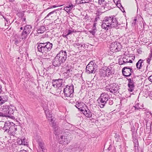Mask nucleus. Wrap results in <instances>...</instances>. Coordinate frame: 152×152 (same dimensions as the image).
Listing matches in <instances>:
<instances>
[{"mask_svg":"<svg viewBox=\"0 0 152 152\" xmlns=\"http://www.w3.org/2000/svg\"><path fill=\"white\" fill-rule=\"evenodd\" d=\"M148 58L151 59L152 58V54L150 53Z\"/></svg>","mask_w":152,"mask_h":152,"instance_id":"61","label":"nucleus"},{"mask_svg":"<svg viewBox=\"0 0 152 152\" xmlns=\"http://www.w3.org/2000/svg\"><path fill=\"white\" fill-rule=\"evenodd\" d=\"M108 101V104L110 105H112L113 104V100H111L110 99H109V100Z\"/></svg>","mask_w":152,"mask_h":152,"instance_id":"46","label":"nucleus"},{"mask_svg":"<svg viewBox=\"0 0 152 152\" xmlns=\"http://www.w3.org/2000/svg\"><path fill=\"white\" fill-rule=\"evenodd\" d=\"M57 10H54L49 12L47 15L45 17V19L47 20H50V18H52L55 16H56L57 14L56 11Z\"/></svg>","mask_w":152,"mask_h":152,"instance_id":"22","label":"nucleus"},{"mask_svg":"<svg viewBox=\"0 0 152 152\" xmlns=\"http://www.w3.org/2000/svg\"><path fill=\"white\" fill-rule=\"evenodd\" d=\"M56 56H58L59 60L61 64L64 63L67 58V54L65 51L61 50Z\"/></svg>","mask_w":152,"mask_h":152,"instance_id":"9","label":"nucleus"},{"mask_svg":"<svg viewBox=\"0 0 152 152\" xmlns=\"http://www.w3.org/2000/svg\"><path fill=\"white\" fill-rule=\"evenodd\" d=\"M67 35H69L72 34L73 33H76L77 31L75 29L72 28L71 29H68L67 30Z\"/></svg>","mask_w":152,"mask_h":152,"instance_id":"33","label":"nucleus"},{"mask_svg":"<svg viewBox=\"0 0 152 152\" xmlns=\"http://www.w3.org/2000/svg\"><path fill=\"white\" fill-rule=\"evenodd\" d=\"M128 81V84L129 88L128 90L130 92H132L133 91L134 87V83L133 79H127Z\"/></svg>","mask_w":152,"mask_h":152,"instance_id":"15","label":"nucleus"},{"mask_svg":"<svg viewBox=\"0 0 152 152\" xmlns=\"http://www.w3.org/2000/svg\"><path fill=\"white\" fill-rule=\"evenodd\" d=\"M117 20L115 16L106 17L104 18L101 25L102 28L106 31L112 28L116 29L119 28Z\"/></svg>","mask_w":152,"mask_h":152,"instance_id":"1","label":"nucleus"},{"mask_svg":"<svg viewBox=\"0 0 152 152\" xmlns=\"http://www.w3.org/2000/svg\"><path fill=\"white\" fill-rule=\"evenodd\" d=\"M15 23L17 24H20V22L19 21H16L15 22Z\"/></svg>","mask_w":152,"mask_h":152,"instance_id":"64","label":"nucleus"},{"mask_svg":"<svg viewBox=\"0 0 152 152\" xmlns=\"http://www.w3.org/2000/svg\"><path fill=\"white\" fill-rule=\"evenodd\" d=\"M18 15L21 18L24 16V14L23 12H20L18 14Z\"/></svg>","mask_w":152,"mask_h":152,"instance_id":"48","label":"nucleus"},{"mask_svg":"<svg viewBox=\"0 0 152 152\" xmlns=\"http://www.w3.org/2000/svg\"><path fill=\"white\" fill-rule=\"evenodd\" d=\"M107 2L105 0H99V4L102 5V6L104 7L106 6V4Z\"/></svg>","mask_w":152,"mask_h":152,"instance_id":"31","label":"nucleus"},{"mask_svg":"<svg viewBox=\"0 0 152 152\" xmlns=\"http://www.w3.org/2000/svg\"><path fill=\"white\" fill-rule=\"evenodd\" d=\"M86 107V109H84L82 113L86 117L90 118L92 117V114L90 110L87 107Z\"/></svg>","mask_w":152,"mask_h":152,"instance_id":"20","label":"nucleus"},{"mask_svg":"<svg viewBox=\"0 0 152 152\" xmlns=\"http://www.w3.org/2000/svg\"><path fill=\"white\" fill-rule=\"evenodd\" d=\"M22 22L20 23V26H24V25H26V18L25 17H23L21 18L20 19Z\"/></svg>","mask_w":152,"mask_h":152,"instance_id":"30","label":"nucleus"},{"mask_svg":"<svg viewBox=\"0 0 152 152\" xmlns=\"http://www.w3.org/2000/svg\"><path fill=\"white\" fill-rule=\"evenodd\" d=\"M145 61V60H143L142 59H140L139 60V62H140V63H139V69H141L142 67V63H143L144 61Z\"/></svg>","mask_w":152,"mask_h":152,"instance_id":"36","label":"nucleus"},{"mask_svg":"<svg viewBox=\"0 0 152 152\" xmlns=\"http://www.w3.org/2000/svg\"><path fill=\"white\" fill-rule=\"evenodd\" d=\"M2 86L1 85H0V94H1V93L2 91Z\"/></svg>","mask_w":152,"mask_h":152,"instance_id":"62","label":"nucleus"},{"mask_svg":"<svg viewBox=\"0 0 152 152\" xmlns=\"http://www.w3.org/2000/svg\"><path fill=\"white\" fill-rule=\"evenodd\" d=\"M151 60V59L150 58H148L146 59V62H147V63H148V65H147V68H147V67H148V65L150 64V61Z\"/></svg>","mask_w":152,"mask_h":152,"instance_id":"44","label":"nucleus"},{"mask_svg":"<svg viewBox=\"0 0 152 152\" xmlns=\"http://www.w3.org/2000/svg\"><path fill=\"white\" fill-rule=\"evenodd\" d=\"M122 72L124 76L129 77L131 76L132 73L133 72V71L132 68H130L129 66H126L122 69Z\"/></svg>","mask_w":152,"mask_h":152,"instance_id":"11","label":"nucleus"},{"mask_svg":"<svg viewBox=\"0 0 152 152\" xmlns=\"http://www.w3.org/2000/svg\"><path fill=\"white\" fill-rule=\"evenodd\" d=\"M135 110H138L141 109L143 107V106L142 105H140L139 103H137L134 106Z\"/></svg>","mask_w":152,"mask_h":152,"instance_id":"32","label":"nucleus"},{"mask_svg":"<svg viewBox=\"0 0 152 152\" xmlns=\"http://www.w3.org/2000/svg\"><path fill=\"white\" fill-rule=\"evenodd\" d=\"M106 71H107V76L108 77L111 75L114 72V69H110L109 68H106Z\"/></svg>","mask_w":152,"mask_h":152,"instance_id":"25","label":"nucleus"},{"mask_svg":"<svg viewBox=\"0 0 152 152\" xmlns=\"http://www.w3.org/2000/svg\"><path fill=\"white\" fill-rule=\"evenodd\" d=\"M82 0H75L76 3L77 4H82Z\"/></svg>","mask_w":152,"mask_h":152,"instance_id":"50","label":"nucleus"},{"mask_svg":"<svg viewBox=\"0 0 152 152\" xmlns=\"http://www.w3.org/2000/svg\"><path fill=\"white\" fill-rule=\"evenodd\" d=\"M38 143L39 147L41 148L45 146L44 143L42 142L39 141Z\"/></svg>","mask_w":152,"mask_h":152,"instance_id":"38","label":"nucleus"},{"mask_svg":"<svg viewBox=\"0 0 152 152\" xmlns=\"http://www.w3.org/2000/svg\"><path fill=\"white\" fill-rule=\"evenodd\" d=\"M22 140L23 141L22 145L27 146L28 142H27V140L25 137H23L22 138Z\"/></svg>","mask_w":152,"mask_h":152,"instance_id":"34","label":"nucleus"},{"mask_svg":"<svg viewBox=\"0 0 152 152\" xmlns=\"http://www.w3.org/2000/svg\"><path fill=\"white\" fill-rule=\"evenodd\" d=\"M46 28L44 26L40 27L37 30V32L38 33H42L45 31Z\"/></svg>","mask_w":152,"mask_h":152,"instance_id":"29","label":"nucleus"},{"mask_svg":"<svg viewBox=\"0 0 152 152\" xmlns=\"http://www.w3.org/2000/svg\"><path fill=\"white\" fill-rule=\"evenodd\" d=\"M137 19H134V20L132 23V24H133L134 25H135V24H136V22L137 21Z\"/></svg>","mask_w":152,"mask_h":152,"instance_id":"58","label":"nucleus"},{"mask_svg":"<svg viewBox=\"0 0 152 152\" xmlns=\"http://www.w3.org/2000/svg\"><path fill=\"white\" fill-rule=\"evenodd\" d=\"M14 124L13 122L7 121L4 126L3 127V129L4 131V132H7Z\"/></svg>","mask_w":152,"mask_h":152,"instance_id":"17","label":"nucleus"},{"mask_svg":"<svg viewBox=\"0 0 152 152\" xmlns=\"http://www.w3.org/2000/svg\"><path fill=\"white\" fill-rule=\"evenodd\" d=\"M122 46L118 42H115L111 44L110 46V50L113 52H116L120 51Z\"/></svg>","mask_w":152,"mask_h":152,"instance_id":"7","label":"nucleus"},{"mask_svg":"<svg viewBox=\"0 0 152 152\" xmlns=\"http://www.w3.org/2000/svg\"><path fill=\"white\" fill-rule=\"evenodd\" d=\"M96 71L94 62L91 61L86 66V72L87 73L90 74L95 73Z\"/></svg>","mask_w":152,"mask_h":152,"instance_id":"8","label":"nucleus"},{"mask_svg":"<svg viewBox=\"0 0 152 152\" xmlns=\"http://www.w3.org/2000/svg\"><path fill=\"white\" fill-rule=\"evenodd\" d=\"M117 139L116 140L118 141L120 139V136L118 134L115 133V135L114 136Z\"/></svg>","mask_w":152,"mask_h":152,"instance_id":"45","label":"nucleus"},{"mask_svg":"<svg viewBox=\"0 0 152 152\" xmlns=\"http://www.w3.org/2000/svg\"><path fill=\"white\" fill-rule=\"evenodd\" d=\"M149 96L151 99H152V91L150 92L149 94Z\"/></svg>","mask_w":152,"mask_h":152,"instance_id":"59","label":"nucleus"},{"mask_svg":"<svg viewBox=\"0 0 152 152\" xmlns=\"http://www.w3.org/2000/svg\"><path fill=\"white\" fill-rule=\"evenodd\" d=\"M8 97L7 95L4 94L0 96V105L1 106L5 102H7Z\"/></svg>","mask_w":152,"mask_h":152,"instance_id":"18","label":"nucleus"},{"mask_svg":"<svg viewBox=\"0 0 152 152\" xmlns=\"http://www.w3.org/2000/svg\"><path fill=\"white\" fill-rule=\"evenodd\" d=\"M63 92L65 96L72 97L74 92V86L71 84L70 86L66 85L63 90Z\"/></svg>","mask_w":152,"mask_h":152,"instance_id":"6","label":"nucleus"},{"mask_svg":"<svg viewBox=\"0 0 152 152\" xmlns=\"http://www.w3.org/2000/svg\"><path fill=\"white\" fill-rule=\"evenodd\" d=\"M116 5L117 6V7L118 8H120L121 9V8H120L121 7H122V8L123 9V7L122 6L121 4L120 3H118V1H117V3L116 4Z\"/></svg>","mask_w":152,"mask_h":152,"instance_id":"47","label":"nucleus"},{"mask_svg":"<svg viewBox=\"0 0 152 152\" xmlns=\"http://www.w3.org/2000/svg\"><path fill=\"white\" fill-rule=\"evenodd\" d=\"M100 37L101 39L103 40H104L107 37V35L104 34H100Z\"/></svg>","mask_w":152,"mask_h":152,"instance_id":"37","label":"nucleus"},{"mask_svg":"<svg viewBox=\"0 0 152 152\" xmlns=\"http://www.w3.org/2000/svg\"><path fill=\"white\" fill-rule=\"evenodd\" d=\"M99 19V16H97L95 18V19L94 20V22H96Z\"/></svg>","mask_w":152,"mask_h":152,"instance_id":"53","label":"nucleus"},{"mask_svg":"<svg viewBox=\"0 0 152 152\" xmlns=\"http://www.w3.org/2000/svg\"><path fill=\"white\" fill-rule=\"evenodd\" d=\"M44 110L47 118H48V120H50L51 122H52L53 121V120L52 118V114L51 113L50 111L46 108H44Z\"/></svg>","mask_w":152,"mask_h":152,"instance_id":"19","label":"nucleus"},{"mask_svg":"<svg viewBox=\"0 0 152 152\" xmlns=\"http://www.w3.org/2000/svg\"><path fill=\"white\" fill-rule=\"evenodd\" d=\"M37 45H38L37 48L38 51L44 55L50 51L53 47V44L49 42L43 43L39 42Z\"/></svg>","mask_w":152,"mask_h":152,"instance_id":"2","label":"nucleus"},{"mask_svg":"<svg viewBox=\"0 0 152 152\" xmlns=\"http://www.w3.org/2000/svg\"><path fill=\"white\" fill-rule=\"evenodd\" d=\"M19 42L18 39H15V44L16 45H17V44H18Z\"/></svg>","mask_w":152,"mask_h":152,"instance_id":"56","label":"nucleus"},{"mask_svg":"<svg viewBox=\"0 0 152 152\" xmlns=\"http://www.w3.org/2000/svg\"><path fill=\"white\" fill-rule=\"evenodd\" d=\"M17 142L18 144L20 145H22V138H18L17 140Z\"/></svg>","mask_w":152,"mask_h":152,"instance_id":"40","label":"nucleus"},{"mask_svg":"<svg viewBox=\"0 0 152 152\" xmlns=\"http://www.w3.org/2000/svg\"><path fill=\"white\" fill-rule=\"evenodd\" d=\"M148 80L150 81L152 83V75L149 77Z\"/></svg>","mask_w":152,"mask_h":152,"instance_id":"55","label":"nucleus"},{"mask_svg":"<svg viewBox=\"0 0 152 152\" xmlns=\"http://www.w3.org/2000/svg\"><path fill=\"white\" fill-rule=\"evenodd\" d=\"M19 127V126L16 125L14 124L6 132L10 135L14 136Z\"/></svg>","mask_w":152,"mask_h":152,"instance_id":"13","label":"nucleus"},{"mask_svg":"<svg viewBox=\"0 0 152 152\" xmlns=\"http://www.w3.org/2000/svg\"><path fill=\"white\" fill-rule=\"evenodd\" d=\"M134 143V146L135 149L136 151H138L139 150V143L138 142L137 139L134 140H133Z\"/></svg>","mask_w":152,"mask_h":152,"instance_id":"27","label":"nucleus"},{"mask_svg":"<svg viewBox=\"0 0 152 152\" xmlns=\"http://www.w3.org/2000/svg\"><path fill=\"white\" fill-rule=\"evenodd\" d=\"M68 138L69 137L64 135H62L59 138L58 142L60 144H62L64 145H67L69 142V140Z\"/></svg>","mask_w":152,"mask_h":152,"instance_id":"14","label":"nucleus"},{"mask_svg":"<svg viewBox=\"0 0 152 152\" xmlns=\"http://www.w3.org/2000/svg\"><path fill=\"white\" fill-rule=\"evenodd\" d=\"M57 7V6H56V5H53V6H51L49 7H48V8H47V9H45V10H44V11H45V10H47L48 9H50L51 8H55V7Z\"/></svg>","mask_w":152,"mask_h":152,"instance_id":"51","label":"nucleus"},{"mask_svg":"<svg viewBox=\"0 0 152 152\" xmlns=\"http://www.w3.org/2000/svg\"><path fill=\"white\" fill-rule=\"evenodd\" d=\"M75 5H73L72 4L71 5H69L64 8V10L66 11L67 12H70L72 9L74 7Z\"/></svg>","mask_w":152,"mask_h":152,"instance_id":"26","label":"nucleus"},{"mask_svg":"<svg viewBox=\"0 0 152 152\" xmlns=\"http://www.w3.org/2000/svg\"><path fill=\"white\" fill-rule=\"evenodd\" d=\"M109 86L111 88V89L110 92L112 93L117 94L119 93V90L120 89L119 86L118 84L115 83L110 84Z\"/></svg>","mask_w":152,"mask_h":152,"instance_id":"12","label":"nucleus"},{"mask_svg":"<svg viewBox=\"0 0 152 152\" xmlns=\"http://www.w3.org/2000/svg\"><path fill=\"white\" fill-rule=\"evenodd\" d=\"M85 45L83 42H76L73 44V45L76 48L81 49L86 48Z\"/></svg>","mask_w":152,"mask_h":152,"instance_id":"21","label":"nucleus"},{"mask_svg":"<svg viewBox=\"0 0 152 152\" xmlns=\"http://www.w3.org/2000/svg\"><path fill=\"white\" fill-rule=\"evenodd\" d=\"M1 106L0 116L3 117H9L11 118H14L13 115L14 110L12 108L6 105Z\"/></svg>","mask_w":152,"mask_h":152,"instance_id":"3","label":"nucleus"},{"mask_svg":"<svg viewBox=\"0 0 152 152\" xmlns=\"http://www.w3.org/2000/svg\"><path fill=\"white\" fill-rule=\"evenodd\" d=\"M6 123V121L4 122L3 121H0V126L1 127H2L3 126H4V125Z\"/></svg>","mask_w":152,"mask_h":152,"instance_id":"41","label":"nucleus"},{"mask_svg":"<svg viewBox=\"0 0 152 152\" xmlns=\"http://www.w3.org/2000/svg\"><path fill=\"white\" fill-rule=\"evenodd\" d=\"M59 60L58 56H56L53 60V64L55 66H59L61 63Z\"/></svg>","mask_w":152,"mask_h":152,"instance_id":"23","label":"nucleus"},{"mask_svg":"<svg viewBox=\"0 0 152 152\" xmlns=\"http://www.w3.org/2000/svg\"><path fill=\"white\" fill-rule=\"evenodd\" d=\"M23 26L24 27V28L20 34V38L22 40H25L31 32L32 30V26L29 25H26Z\"/></svg>","mask_w":152,"mask_h":152,"instance_id":"5","label":"nucleus"},{"mask_svg":"<svg viewBox=\"0 0 152 152\" xmlns=\"http://www.w3.org/2000/svg\"><path fill=\"white\" fill-rule=\"evenodd\" d=\"M131 131L132 132V137L133 139V140H134L137 139V132L135 130V129H133V128L132 129Z\"/></svg>","mask_w":152,"mask_h":152,"instance_id":"28","label":"nucleus"},{"mask_svg":"<svg viewBox=\"0 0 152 152\" xmlns=\"http://www.w3.org/2000/svg\"><path fill=\"white\" fill-rule=\"evenodd\" d=\"M139 63H140V62H139V60L138 61L137 63L136 64V66L137 68L138 69H139Z\"/></svg>","mask_w":152,"mask_h":152,"instance_id":"57","label":"nucleus"},{"mask_svg":"<svg viewBox=\"0 0 152 152\" xmlns=\"http://www.w3.org/2000/svg\"><path fill=\"white\" fill-rule=\"evenodd\" d=\"M110 85V84H108V85L107 86L105 87L104 88L105 90L108 91H109L110 92L111 88L110 86H109Z\"/></svg>","mask_w":152,"mask_h":152,"instance_id":"39","label":"nucleus"},{"mask_svg":"<svg viewBox=\"0 0 152 152\" xmlns=\"http://www.w3.org/2000/svg\"><path fill=\"white\" fill-rule=\"evenodd\" d=\"M96 29H94V28H92L91 30L89 31V32L93 35H94L96 33Z\"/></svg>","mask_w":152,"mask_h":152,"instance_id":"43","label":"nucleus"},{"mask_svg":"<svg viewBox=\"0 0 152 152\" xmlns=\"http://www.w3.org/2000/svg\"><path fill=\"white\" fill-rule=\"evenodd\" d=\"M75 106L79 110L83 112V110L85 108V107H87V106L83 102H77Z\"/></svg>","mask_w":152,"mask_h":152,"instance_id":"16","label":"nucleus"},{"mask_svg":"<svg viewBox=\"0 0 152 152\" xmlns=\"http://www.w3.org/2000/svg\"><path fill=\"white\" fill-rule=\"evenodd\" d=\"M106 68V67H103L100 70L99 72L101 76L104 77L107 76Z\"/></svg>","mask_w":152,"mask_h":152,"instance_id":"24","label":"nucleus"},{"mask_svg":"<svg viewBox=\"0 0 152 152\" xmlns=\"http://www.w3.org/2000/svg\"><path fill=\"white\" fill-rule=\"evenodd\" d=\"M114 63H113L110 64V66L113 67L114 66Z\"/></svg>","mask_w":152,"mask_h":152,"instance_id":"63","label":"nucleus"},{"mask_svg":"<svg viewBox=\"0 0 152 152\" xmlns=\"http://www.w3.org/2000/svg\"><path fill=\"white\" fill-rule=\"evenodd\" d=\"M82 4L86 3H89L92 1V0H82Z\"/></svg>","mask_w":152,"mask_h":152,"instance_id":"42","label":"nucleus"},{"mask_svg":"<svg viewBox=\"0 0 152 152\" xmlns=\"http://www.w3.org/2000/svg\"><path fill=\"white\" fill-rule=\"evenodd\" d=\"M94 23L93 25V27L92 28H94V29H96V25L97 23L96 22H94Z\"/></svg>","mask_w":152,"mask_h":152,"instance_id":"54","label":"nucleus"},{"mask_svg":"<svg viewBox=\"0 0 152 152\" xmlns=\"http://www.w3.org/2000/svg\"><path fill=\"white\" fill-rule=\"evenodd\" d=\"M64 80L62 79H53L52 80V85L54 87L58 89L63 86V83Z\"/></svg>","mask_w":152,"mask_h":152,"instance_id":"10","label":"nucleus"},{"mask_svg":"<svg viewBox=\"0 0 152 152\" xmlns=\"http://www.w3.org/2000/svg\"><path fill=\"white\" fill-rule=\"evenodd\" d=\"M21 26L20 27H18L17 28V29L19 30V32H20L22 30H23V28H24V27Z\"/></svg>","mask_w":152,"mask_h":152,"instance_id":"49","label":"nucleus"},{"mask_svg":"<svg viewBox=\"0 0 152 152\" xmlns=\"http://www.w3.org/2000/svg\"><path fill=\"white\" fill-rule=\"evenodd\" d=\"M62 36L64 37L67 38V36H68V35H67V34L66 35H65L63 34H62Z\"/></svg>","mask_w":152,"mask_h":152,"instance_id":"60","label":"nucleus"},{"mask_svg":"<svg viewBox=\"0 0 152 152\" xmlns=\"http://www.w3.org/2000/svg\"><path fill=\"white\" fill-rule=\"evenodd\" d=\"M128 61H126L124 59H121L119 61V63L120 65H122L125 64Z\"/></svg>","mask_w":152,"mask_h":152,"instance_id":"35","label":"nucleus"},{"mask_svg":"<svg viewBox=\"0 0 152 152\" xmlns=\"http://www.w3.org/2000/svg\"><path fill=\"white\" fill-rule=\"evenodd\" d=\"M41 149L42 150V151L43 152H47V149H46V148L45 147V146H44L43 147L41 148Z\"/></svg>","mask_w":152,"mask_h":152,"instance_id":"52","label":"nucleus"},{"mask_svg":"<svg viewBox=\"0 0 152 152\" xmlns=\"http://www.w3.org/2000/svg\"><path fill=\"white\" fill-rule=\"evenodd\" d=\"M109 99V95L107 93H104L101 94L100 96L97 100L100 107L103 108L107 103V101H108Z\"/></svg>","mask_w":152,"mask_h":152,"instance_id":"4","label":"nucleus"}]
</instances>
